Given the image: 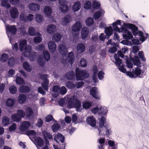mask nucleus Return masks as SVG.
Instances as JSON below:
<instances>
[{"instance_id": "59", "label": "nucleus", "mask_w": 149, "mask_h": 149, "mask_svg": "<svg viewBox=\"0 0 149 149\" xmlns=\"http://www.w3.org/2000/svg\"><path fill=\"white\" fill-rule=\"evenodd\" d=\"M84 8L86 9H89L91 7V3L90 1H88L84 4Z\"/></svg>"}, {"instance_id": "16", "label": "nucleus", "mask_w": 149, "mask_h": 149, "mask_svg": "<svg viewBox=\"0 0 149 149\" xmlns=\"http://www.w3.org/2000/svg\"><path fill=\"white\" fill-rule=\"evenodd\" d=\"M56 28L55 25L51 24L47 26V33H49L53 34L56 31Z\"/></svg>"}, {"instance_id": "11", "label": "nucleus", "mask_w": 149, "mask_h": 149, "mask_svg": "<svg viewBox=\"0 0 149 149\" xmlns=\"http://www.w3.org/2000/svg\"><path fill=\"white\" fill-rule=\"evenodd\" d=\"M6 28V30L10 32L12 34L14 35L16 34L17 29L15 26H7Z\"/></svg>"}, {"instance_id": "28", "label": "nucleus", "mask_w": 149, "mask_h": 149, "mask_svg": "<svg viewBox=\"0 0 149 149\" xmlns=\"http://www.w3.org/2000/svg\"><path fill=\"white\" fill-rule=\"evenodd\" d=\"M19 91L21 93H28L30 91V88L26 86H21L19 88Z\"/></svg>"}, {"instance_id": "31", "label": "nucleus", "mask_w": 149, "mask_h": 149, "mask_svg": "<svg viewBox=\"0 0 149 149\" xmlns=\"http://www.w3.org/2000/svg\"><path fill=\"white\" fill-rule=\"evenodd\" d=\"M92 106V103L87 101H84L82 103V107L86 109H89Z\"/></svg>"}, {"instance_id": "56", "label": "nucleus", "mask_w": 149, "mask_h": 149, "mask_svg": "<svg viewBox=\"0 0 149 149\" xmlns=\"http://www.w3.org/2000/svg\"><path fill=\"white\" fill-rule=\"evenodd\" d=\"M36 19L38 23L41 22L43 20V17L40 14H38L36 15Z\"/></svg>"}, {"instance_id": "40", "label": "nucleus", "mask_w": 149, "mask_h": 149, "mask_svg": "<svg viewBox=\"0 0 149 149\" xmlns=\"http://www.w3.org/2000/svg\"><path fill=\"white\" fill-rule=\"evenodd\" d=\"M11 118L14 121L18 122L20 120L21 118L17 113L14 114L12 115Z\"/></svg>"}, {"instance_id": "23", "label": "nucleus", "mask_w": 149, "mask_h": 149, "mask_svg": "<svg viewBox=\"0 0 149 149\" xmlns=\"http://www.w3.org/2000/svg\"><path fill=\"white\" fill-rule=\"evenodd\" d=\"M85 47L84 44L82 43H79L77 44V49L78 52L79 53L84 52L85 51Z\"/></svg>"}, {"instance_id": "60", "label": "nucleus", "mask_w": 149, "mask_h": 149, "mask_svg": "<svg viewBox=\"0 0 149 149\" xmlns=\"http://www.w3.org/2000/svg\"><path fill=\"white\" fill-rule=\"evenodd\" d=\"M67 90L65 86H62L60 88L59 92L61 94L64 95L67 92Z\"/></svg>"}, {"instance_id": "43", "label": "nucleus", "mask_w": 149, "mask_h": 149, "mask_svg": "<svg viewBox=\"0 0 149 149\" xmlns=\"http://www.w3.org/2000/svg\"><path fill=\"white\" fill-rule=\"evenodd\" d=\"M113 57L115 59V64L116 65H120L122 63V60L118 58L117 55L116 54L114 55Z\"/></svg>"}, {"instance_id": "18", "label": "nucleus", "mask_w": 149, "mask_h": 149, "mask_svg": "<svg viewBox=\"0 0 149 149\" xmlns=\"http://www.w3.org/2000/svg\"><path fill=\"white\" fill-rule=\"evenodd\" d=\"M65 76L68 80H72L75 78V74L74 71H70L66 74Z\"/></svg>"}, {"instance_id": "45", "label": "nucleus", "mask_w": 149, "mask_h": 149, "mask_svg": "<svg viewBox=\"0 0 149 149\" xmlns=\"http://www.w3.org/2000/svg\"><path fill=\"white\" fill-rule=\"evenodd\" d=\"M9 57L8 55L6 53L2 54L1 57V61L3 62H5L7 61Z\"/></svg>"}, {"instance_id": "20", "label": "nucleus", "mask_w": 149, "mask_h": 149, "mask_svg": "<svg viewBox=\"0 0 149 149\" xmlns=\"http://www.w3.org/2000/svg\"><path fill=\"white\" fill-rule=\"evenodd\" d=\"M27 45V41L26 40L24 39L20 41L19 43V49L20 52L22 51L24 49V47Z\"/></svg>"}, {"instance_id": "5", "label": "nucleus", "mask_w": 149, "mask_h": 149, "mask_svg": "<svg viewBox=\"0 0 149 149\" xmlns=\"http://www.w3.org/2000/svg\"><path fill=\"white\" fill-rule=\"evenodd\" d=\"M59 2L60 5V10L63 13H67L69 10V7L66 4L65 0H59Z\"/></svg>"}, {"instance_id": "25", "label": "nucleus", "mask_w": 149, "mask_h": 149, "mask_svg": "<svg viewBox=\"0 0 149 149\" xmlns=\"http://www.w3.org/2000/svg\"><path fill=\"white\" fill-rule=\"evenodd\" d=\"M61 38L62 36L60 34L56 33L53 35L52 39L55 42H57L60 41Z\"/></svg>"}, {"instance_id": "13", "label": "nucleus", "mask_w": 149, "mask_h": 149, "mask_svg": "<svg viewBox=\"0 0 149 149\" xmlns=\"http://www.w3.org/2000/svg\"><path fill=\"white\" fill-rule=\"evenodd\" d=\"M29 8L31 10L37 11L40 10V6L37 3H32L29 4Z\"/></svg>"}, {"instance_id": "22", "label": "nucleus", "mask_w": 149, "mask_h": 149, "mask_svg": "<svg viewBox=\"0 0 149 149\" xmlns=\"http://www.w3.org/2000/svg\"><path fill=\"white\" fill-rule=\"evenodd\" d=\"M26 96L25 95L23 94H20L18 97V102L19 103H23L26 101Z\"/></svg>"}, {"instance_id": "37", "label": "nucleus", "mask_w": 149, "mask_h": 149, "mask_svg": "<svg viewBox=\"0 0 149 149\" xmlns=\"http://www.w3.org/2000/svg\"><path fill=\"white\" fill-rule=\"evenodd\" d=\"M36 141L38 146L41 147L43 145L44 140L40 137H38L36 139Z\"/></svg>"}, {"instance_id": "21", "label": "nucleus", "mask_w": 149, "mask_h": 149, "mask_svg": "<svg viewBox=\"0 0 149 149\" xmlns=\"http://www.w3.org/2000/svg\"><path fill=\"white\" fill-rule=\"evenodd\" d=\"M81 7V3L79 1H77L75 2L73 6L72 10L74 12H76L78 11L80 9Z\"/></svg>"}, {"instance_id": "2", "label": "nucleus", "mask_w": 149, "mask_h": 149, "mask_svg": "<svg viewBox=\"0 0 149 149\" xmlns=\"http://www.w3.org/2000/svg\"><path fill=\"white\" fill-rule=\"evenodd\" d=\"M89 74L85 70H81L77 68L75 70V77L77 81H82L88 78Z\"/></svg>"}, {"instance_id": "63", "label": "nucleus", "mask_w": 149, "mask_h": 149, "mask_svg": "<svg viewBox=\"0 0 149 149\" xmlns=\"http://www.w3.org/2000/svg\"><path fill=\"white\" fill-rule=\"evenodd\" d=\"M139 56L140 58L141 59L142 61H146V59L144 57V54L142 51H139L138 52Z\"/></svg>"}, {"instance_id": "51", "label": "nucleus", "mask_w": 149, "mask_h": 149, "mask_svg": "<svg viewBox=\"0 0 149 149\" xmlns=\"http://www.w3.org/2000/svg\"><path fill=\"white\" fill-rule=\"evenodd\" d=\"M56 138L60 140L61 143H63L64 142L65 137L62 134L58 133L57 135Z\"/></svg>"}, {"instance_id": "9", "label": "nucleus", "mask_w": 149, "mask_h": 149, "mask_svg": "<svg viewBox=\"0 0 149 149\" xmlns=\"http://www.w3.org/2000/svg\"><path fill=\"white\" fill-rule=\"evenodd\" d=\"M10 12L12 18L15 19L17 18L18 16V11L15 8H12L10 10Z\"/></svg>"}, {"instance_id": "14", "label": "nucleus", "mask_w": 149, "mask_h": 149, "mask_svg": "<svg viewBox=\"0 0 149 149\" xmlns=\"http://www.w3.org/2000/svg\"><path fill=\"white\" fill-rule=\"evenodd\" d=\"M81 24L79 22L77 21L76 22L72 27V30L73 31L76 32L79 31L81 28Z\"/></svg>"}, {"instance_id": "30", "label": "nucleus", "mask_w": 149, "mask_h": 149, "mask_svg": "<svg viewBox=\"0 0 149 149\" xmlns=\"http://www.w3.org/2000/svg\"><path fill=\"white\" fill-rule=\"evenodd\" d=\"M38 62L39 65L41 66H43L45 64V61L42 55H40L38 58Z\"/></svg>"}, {"instance_id": "27", "label": "nucleus", "mask_w": 149, "mask_h": 149, "mask_svg": "<svg viewBox=\"0 0 149 149\" xmlns=\"http://www.w3.org/2000/svg\"><path fill=\"white\" fill-rule=\"evenodd\" d=\"M49 84V80L47 78H45L44 79L43 82L42 83L41 85L42 88L46 91H47L48 89Z\"/></svg>"}, {"instance_id": "50", "label": "nucleus", "mask_w": 149, "mask_h": 149, "mask_svg": "<svg viewBox=\"0 0 149 149\" xmlns=\"http://www.w3.org/2000/svg\"><path fill=\"white\" fill-rule=\"evenodd\" d=\"M9 90L10 93L14 94L17 93V88L15 86H12L9 87Z\"/></svg>"}, {"instance_id": "33", "label": "nucleus", "mask_w": 149, "mask_h": 149, "mask_svg": "<svg viewBox=\"0 0 149 149\" xmlns=\"http://www.w3.org/2000/svg\"><path fill=\"white\" fill-rule=\"evenodd\" d=\"M33 113V111L32 109L29 107L27 108L26 111V115L27 117H30Z\"/></svg>"}, {"instance_id": "29", "label": "nucleus", "mask_w": 149, "mask_h": 149, "mask_svg": "<svg viewBox=\"0 0 149 149\" xmlns=\"http://www.w3.org/2000/svg\"><path fill=\"white\" fill-rule=\"evenodd\" d=\"M15 103V100L12 98L8 99L6 101V105L9 107H13Z\"/></svg>"}, {"instance_id": "58", "label": "nucleus", "mask_w": 149, "mask_h": 149, "mask_svg": "<svg viewBox=\"0 0 149 149\" xmlns=\"http://www.w3.org/2000/svg\"><path fill=\"white\" fill-rule=\"evenodd\" d=\"M26 15L24 13H22L19 16V19L21 21L26 22Z\"/></svg>"}, {"instance_id": "4", "label": "nucleus", "mask_w": 149, "mask_h": 149, "mask_svg": "<svg viewBox=\"0 0 149 149\" xmlns=\"http://www.w3.org/2000/svg\"><path fill=\"white\" fill-rule=\"evenodd\" d=\"M124 26L127 28L131 29L134 36H136L138 35V28L135 25L130 23H124Z\"/></svg>"}, {"instance_id": "64", "label": "nucleus", "mask_w": 149, "mask_h": 149, "mask_svg": "<svg viewBox=\"0 0 149 149\" xmlns=\"http://www.w3.org/2000/svg\"><path fill=\"white\" fill-rule=\"evenodd\" d=\"M17 114L21 117H24L25 115V112L22 110H19L17 111Z\"/></svg>"}, {"instance_id": "12", "label": "nucleus", "mask_w": 149, "mask_h": 149, "mask_svg": "<svg viewBox=\"0 0 149 149\" xmlns=\"http://www.w3.org/2000/svg\"><path fill=\"white\" fill-rule=\"evenodd\" d=\"M134 65L139 67H141V62L139 58L137 56H134L133 58L130 57Z\"/></svg>"}, {"instance_id": "57", "label": "nucleus", "mask_w": 149, "mask_h": 149, "mask_svg": "<svg viewBox=\"0 0 149 149\" xmlns=\"http://www.w3.org/2000/svg\"><path fill=\"white\" fill-rule=\"evenodd\" d=\"M131 59H127L126 61V65L128 68H132L133 66V64L132 63Z\"/></svg>"}, {"instance_id": "6", "label": "nucleus", "mask_w": 149, "mask_h": 149, "mask_svg": "<svg viewBox=\"0 0 149 149\" xmlns=\"http://www.w3.org/2000/svg\"><path fill=\"white\" fill-rule=\"evenodd\" d=\"M31 125L29 122L24 121L21 124L19 128L20 131L23 133H25L29 129Z\"/></svg>"}, {"instance_id": "1", "label": "nucleus", "mask_w": 149, "mask_h": 149, "mask_svg": "<svg viewBox=\"0 0 149 149\" xmlns=\"http://www.w3.org/2000/svg\"><path fill=\"white\" fill-rule=\"evenodd\" d=\"M68 106L70 109L75 108L77 111H79L81 106V102L75 95H74L68 101Z\"/></svg>"}, {"instance_id": "32", "label": "nucleus", "mask_w": 149, "mask_h": 149, "mask_svg": "<svg viewBox=\"0 0 149 149\" xmlns=\"http://www.w3.org/2000/svg\"><path fill=\"white\" fill-rule=\"evenodd\" d=\"M1 5L2 7H5L7 9H9L11 7L10 5L8 3V0H2Z\"/></svg>"}, {"instance_id": "46", "label": "nucleus", "mask_w": 149, "mask_h": 149, "mask_svg": "<svg viewBox=\"0 0 149 149\" xmlns=\"http://www.w3.org/2000/svg\"><path fill=\"white\" fill-rule=\"evenodd\" d=\"M65 17L62 20V23L63 25H66L70 22V16Z\"/></svg>"}, {"instance_id": "24", "label": "nucleus", "mask_w": 149, "mask_h": 149, "mask_svg": "<svg viewBox=\"0 0 149 149\" xmlns=\"http://www.w3.org/2000/svg\"><path fill=\"white\" fill-rule=\"evenodd\" d=\"M23 68L28 72H30L32 70V67L27 62H24L23 63Z\"/></svg>"}, {"instance_id": "17", "label": "nucleus", "mask_w": 149, "mask_h": 149, "mask_svg": "<svg viewBox=\"0 0 149 149\" xmlns=\"http://www.w3.org/2000/svg\"><path fill=\"white\" fill-rule=\"evenodd\" d=\"M56 45L54 42L51 41L49 42L48 47L51 52H55L56 50Z\"/></svg>"}, {"instance_id": "8", "label": "nucleus", "mask_w": 149, "mask_h": 149, "mask_svg": "<svg viewBox=\"0 0 149 149\" xmlns=\"http://www.w3.org/2000/svg\"><path fill=\"white\" fill-rule=\"evenodd\" d=\"M90 94L96 99H100V96L96 87H92L90 90Z\"/></svg>"}, {"instance_id": "52", "label": "nucleus", "mask_w": 149, "mask_h": 149, "mask_svg": "<svg viewBox=\"0 0 149 149\" xmlns=\"http://www.w3.org/2000/svg\"><path fill=\"white\" fill-rule=\"evenodd\" d=\"M100 6V3L96 1H94L93 3V7L94 9H97L99 8Z\"/></svg>"}, {"instance_id": "61", "label": "nucleus", "mask_w": 149, "mask_h": 149, "mask_svg": "<svg viewBox=\"0 0 149 149\" xmlns=\"http://www.w3.org/2000/svg\"><path fill=\"white\" fill-rule=\"evenodd\" d=\"M80 63V66L81 67H86L87 66V65L86 61L84 58H81Z\"/></svg>"}, {"instance_id": "55", "label": "nucleus", "mask_w": 149, "mask_h": 149, "mask_svg": "<svg viewBox=\"0 0 149 149\" xmlns=\"http://www.w3.org/2000/svg\"><path fill=\"white\" fill-rule=\"evenodd\" d=\"M106 120L105 118L102 116L101 118L100 119L99 121V126L101 128H102L104 126V124L105 121Z\"/></svg>"}, {"instance_id": "35", "label": "nucleus", "mask_w": 149, "mask_h": 149, "mask_svg": "<svg viewBox=\"0 0 149 149\" xmlns=\"http://www.w3.org/2000/svg\"><path fill=\"white\" fill-rule=\"evenodd\" d=\"M10 123L9 118L6 116H4L3 118L2 124L3 126H6Z\"/></svg>"}, {"instance_id": "44", "label": "nucleus", "mask_w": 149, "mask_h": 149, "mask_svg": "<svg viewBox=\"0 0 149 149\" xmlns=\"http://www.w3.org/2000/svg\"><path fill=\"white\" fill-rule=\"evenodd\" d=\"M43 57L45 60L48 61L50 59V55L48 52L47 51H44L43 52Z\"/></svg>"}, {"instance_id": "53", "label": "nucleus", "mask_w": 149, "mask_h": 149, "mask_svg": "<svg viewBox=\"0 0 149 149\" xmlns=\"http://www.w3.org/2000/svg\"><path fill=\"white\" fill-rule=\"evenodd\" d=\"M66 86L68 88L73 89L75 87V85L72 82L68 81L66 83Z\"/></svg>"}, {"instance_id": "36", "label": "nucleus", "mask_w": 149, "mask_h": 149, "mask_svg": "<svg viewBox=\"0 0 149 149\" xmlns=\"http://www.w3.org/2000/svg\"><path fill=\"white\" fill-rule=\"evenodd\" d=\"M42 134L44 137V139L45 138H48L49 139H52V136L50 133L48 132L46 130H44L43 131Z\"/></svg>"}, {"instance_id": "62", "label": "nucleus", "mask_w": 149, "mask_h": 149, "mask_svg": "<svg viewBox=\"0 0 149 149\" xmlns=\"http://www.w3.org/2000/svg\"><path fill=\"white\" fill-rule=\"evenodd\" d=\"M53 120H55L52 115H48L46 117L45 121L47 122H49Z\"/></svg>"}, {"instance_id": "3", "label": "nucleus", "mask_w": 149, "mask_h": 149, "mask_svg": "<svg viewBox=\"0 0 149 149\" xmlns=\"http://www.w3.org/2000/svg\"><path fill=\"white\" fill-rule=\"evenodd\" d=\"M127 75L131 78H135L139 76L141 74V70L139 67L136 68L135 70H133L132 72L127 71Z\"/></svg>"}, {"instance_id": "10", "label": "nucleus", "mask_w": 149, "mask_h": 149, "mask_svg": "<svg viewBox=\"0 0 149 149\" xmlns=\"http://www.w3.org/2000/svg\"><path fill=\"white\" fill-rule=\"evenodd\" d=\"M87 122L92 127H95L96 125V120L95 118L92 116L90 117H88L86 119Z\"/></svg>"}, {"instance_id": "47", "label": "nucleus", "mask_w": 149, "mask_h": 149, "mask_svg": "<svg viewBox=\"0 0 149 149\" xmlns=\"http://www.w3.org/2000/svg\"><path fill=\"white\" fill-rule=\"evenodd\" d=\"M123 37L125 39L127 40L131 39L133 38V36L131 33L129 31L127 32L126 34H124Z\"/></svg>"}, {"instance_id": "15", "label": "nucleus", "mask_w": 149, "mask_h": 149, "mask_svg": "<svg viewBox=\"0 0 149 149\" xmlns=\"http://www.w3.org/2000/svg\"><path fill=\"white\" fill-rule=\"evenodd\" d=\"M89 33L88 29L86 27H83L81 30V38L83 39L86 38Z\"/></svg>"}, {"instance_id": "7", "label": "nucleus", "mask_w": 149, "mask_h": 149, "mask_svg": "<svg viewBox=\"0 0 149 149\" xmlns=\"http://www.w3.org/2000/svg\"><path fill=\"white\" fill-rule=\"evenodd\" d=\"M58 50L62 56H65L67 54L68 49L63 44H60L58 47Z\"/></svg>"}, {"instance_id": "39", "label": "nucleus", "mask_w": 149, "mask_h": 149, "mask_svg": "<svg viewBox=\"0 0 149 149\" xmlns=\"http://www.w3.org/2000/svg\"><path fill=\"white\" fill-rule=\"evenodd\" d=\"M15 81L16 84L19 85H23L24 83L23 79L19 76L16 77Z\"/></svg>"}, {"instance_id": "48", "label": "nucleus", "mask_w": 149, "mask_h": 149, "mask_svg": "<svg viewBox=\"0 0 149 149\" xmlns=\"http://www.w3.org/2000/svg\"><path fill=\"white\" fill-rule=\"evenodd\" d=\"M28 136H34L36 135V132L34 130H27L25 133H23Z\"/></svg>"}, {"instance_id": "19", "label": "nucleus", "mask_w": 149, "mask_h": 149, "mask_svg": "<svg viewBox=\"0 0 149 149\" xmlns=\"http://www.w3.org/2000/svg\"><path fill=\"white\" fill-rule=\"evenodd\" d=\"M44 12L45 14L47 16L51 15L52 13V10L50 7L47 6L45 7Z\"/></svg>"}, {"instance_id": "34", "label": "nucleus", "mask_w": 149, "mask_h": 149, "mask_svg": "<svg viewBox=\"0 0 149 149\" xmlns=\"http://www.w3.org/2000/svg\"><path fill=\"white\" fill-rule=\"evenodd\" d=\"M51 128L53 132H56L60 128V125L58 123H55L52 126Z\"/></svg>"}, {"instance_id": "41", "label": "nucleus", "mask_w": 149, "mask_h": 149, "mask_svg": "<svg viewBox=\"0 0 149 149\" xmlns=\"http://www.w3.org/2000/svg\"><path fill=\"white\" fill-rule=\"evenodd\" d=\"M112 29L111 27H108L106 28L105 30V33L107 36H110L112 34Z\"/></svg>"}, {"instance_id": "26", "label": "nucleus", "mask_w": 149, "mask_h": 149, "mask_svg": "<svg viewBox=\"0 0 149 149\" xmlns=\"http://www.w3.org/2000/svg\"><path fill=\"white\" fill-rule=\"evenodd\" d=\"M74 56L72 52L69 53L68 58V62L71 64H72L74 61Z\"/></svg>"}, {"instance_id": "42", "label": "nucleus", "mask_w": 149, "mask_h": 149, "mask_svg": "<svg viewBox=\"0 0 149 149\" xmlns=\"http://www.w3.org/2000/svg\"><path fill=\"white\" fill-rule=\"evenodd\" d=\"M28 32L30 36H35L36 35V33L34 28L32 27H30L29 28Z\"/></svg>"}, {"instance_id": "49", "label": "nucleus", "mask_w": 149, "mask_h": 149, "mask_svg": "<svg viewBox=\"0 0 149 149\" xmlns=\"http://www.w3.org/2000/svg\"><path fill=\"white\" fill-rule=\"evenodd\" d=\"M15 58L13 57L9 58L8 62V64L9 66L12 67L13 66L15 63Z\"/></svg>"}, {"instance_id": "38", "label": "nucleus", "mask_w": 149, "mask_h": 149, "mask_svg": "<svg viewBox=\"0 0 149 149\" xmlns=\"http://www.w3.org/2000/svg\"><path fill=\"white\" fill-rule=\"evenodd\" d=\"M94 19L91 17H88L86 21V25L88 26H92L94 23Z\"/></svg>"}, {"instance_id": "54", "label": "nucleus", "mask_w": 149, "mask_h": 149, "mask_svg": "<svg viewBox=\"0 0 149 149\" xmlns=\"http://www.w3.org/2000/svg\"><path fill=\"white\" fill-rule=\"evenodd\" d=\"M102 13L100 11L95 12L93 15V17L95 20L98 19L101 15Z\"/></svg>"}]
</instances>
